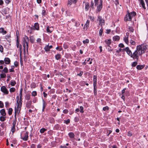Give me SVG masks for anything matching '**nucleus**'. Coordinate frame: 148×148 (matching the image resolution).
<instances>
[{
	"label": "nucleus",
	"mask_w": 148,
	"mask_h": 148,
	"mask_svg": "<svg viewBox=\"0 0 148 148\" xmlns=\"http://www.w3.org/2000/svg\"><path fill=\"white\" fill-rule=\"evenodd\" d=\"M147 50V46L146 44H144L140 45L137 46L136 47V51L138 58L139 56L146 52Z\"/></svg>",
	"instance_id": "1"
},
{
	"label": "nucleus",
	"mask_w": 148,
	"mask_h": 148,
	"mask_svg": "<svg viewBox=\"0 0 148 148\" xmlns=\"http://www.w3.org/2000/svg\"><path fill=\"white\" fill-rule=\"evenodd\" d=\"M20 100L19 101V97L18 96L16 97V104L17 108L15 107V116L16 117V113L18 114L21 109V108L22 106V93L20 92Z\"/></svg>",
	"instance_id": "2"
},
{
	"label": "nucleus",
	"mask_w": 148,
	"mask_h": 148,
	"mask_svg": "<svg viewBox=\"0 0 148 148\" xmlns=\"http://www.w3.org/2000/svg\"><path fill=\"white\" fill-rule=\"evenodd\" d=\"M123 50L125 51L130 56L131 58H132L133 59H136L138 60V56L137 54V51L136 50L134 52L132 53V51L130 49L129 47H127L123 49Z\"/></svg>",
	"instance_id": "3"
},
{
	"label": "nucleus",
	"mask_w": 148,
	"mask_h": 148,
	"mask_svg": "<svg viewBox=\"0 0 148 148\" xmlns=\"http://www.w3.org/2000/svg\"><path fill=\"white\" fill-rule=\"evenodd\" d=\"M29 42V38L28 37L26 36H25L24 37L23 39V44H26V50L27 52L28 50V48L29 47L28 43Z\"/></svg>",
	"instance_id": "4"
},
{
	"label": "nucleus",
	"mask_w": 148,
	"mask_h": 148,
	"mask_svg": "<svg viewBox=\"0 0 148 148\" xmlns=\"http://www.w3.org/2000/svg\"><path fill=\"white\" fill-rule=\"evenodd\" d=\"M1 90L4 94L7 95L8 94L9 92L5 86H3L1 87Z\"/></svg>",
	"instance_id": "5"
},
{
	"label": "nucleus",
	"mask_w": 148,
	"mask_h": 148,
	"mask_svg": "<svg viewBox=\"0 0 148 148\" xmlns=\"http://www.w3.org/2000/svg\"><path fill=\"white\" fill-rule=\"evenodd\" d=\"M98 20L99 22L100 25L102 26L104 25V20L102 18V17L101 16H99L98 18Z\"/></svg>",
	"instance_id": "6"
},
{
	"label": "nucleus",
	"mask_w": 148,
	"mask_h": 148,
	"mask_svg": "<svg viewBox=\"0 0 148 148\" xmlns=\"http://www.w3.org/2000/svg\"><path fill=\"white\" fill-rule=\"evenodd\" d=\"M132 17L131 16L130 14L128 13V14H127L125 17L124 20L125 21H131L132 20Z\"/></svg>",
	"instance_id": "7"
},
{
	"label": "nucleus",
	"mask_w": 148,
	"mask_h": 148,
	"mask_svg": "<svg viewBox=\"0 0 148 148\" xmlns=\"http://www.w3.org/2000/svg\"><path fill=\"white\" fill-rule=\"evenodd\" d=\"M102 3H100L99 5L95 6L97 7L96 10L97 12H99L101 11L102 8Z\"/></svg>",
	"instance_id": "8"
},
{
	"label": "nucleus",
	"mask_w": 148,
	"mask_h": 148,
	"mask_svg": "<svg viewBox=\"0 0 148 148\" xmlns=\"http://www.w3.org/2000/svg\"><path fill=\"white\" fill-rule=\"evenodd\" d=\"M21 138L24 141L28 140V132H26L24 134V137H22Z\"/></svg>",
	"instance_id": "9"
},
{
	"label": "nucleus",
	"mask_w": 148,
	"mask_h": 148,
	"mask_svg": "<svg viewBox=\"0 0 148 148\" xmlns=\"http://www.w3.org/2000/svg\"><path fill=\"white\" fill-rule=\"evenodd\" d=\"M4 62L5 64H9L10 63V60L9 58L6 57L4 58Z\"/></svg>",
	"instance_id": "10"
},
{
	"label": "nucleus",
	"mask_w": 148,
	"mask_h": 148,
	"mask_svg": "<svg viewBox=\"0 0 148 148\" xmlns=\"http://www.w3.org/2000/svg\"><path fill=\"white\" fill-rule=\"evenodd\" d=\"M128 33H127L126 34L127 35L124 38V40L125 42L127 44H128L129 43V41H128Z\"/></svg>",
	"instance_id": "11"
},
{
	"label": "nucleus",
	"mask_w": 148,
	"mask_h": 148,
	"mask_svg": "<svg viewBox=\"0 0 148 148\" xmlns=\"http://www.w3.org/2000/svg\"><path fill=\"white\" fill-rule=\"evenodd\" d=\"M102 3V0H94V3H95V6H97L99 5L100 3Z\"/></svg>",
	"instance_id": "12"
},
{
	"label": "nucleus",
	"mask_w": 148,
	"mask_h": 148,
	"mask_svg": "<svg viewBox=\"0 0 148 148\" xmlns=\"http://www.w3.org/2000/svg\"><path fill=\"white\" fill-rule=\"evenodd\" d=\"M53 30V28L52 27H49L48 26L47 28V31L48 33H51Z\"/></svg>",
	"instance_id": "13"
},
{
	"label": "nucleus",
	"mask_w": 148,
	"mask_h": 148,
	"mask_svg": "<svg viewBox=\"0 0 148 148\" xmlns=\"http://www.w3.org/2000/svg\"><path fill=\"white\" fill-rule=\"evenodd\" d=\"M1 114L3 116H5L6 115V113L5 112V110L4 109H1L0 111Z\"/></svg>",
	"instance_id": "14"
},
{
	"label": "nucleus",
	"mask_w": 148,
	"mask_h": 148,
	"mask_svg": "<svg viewBox=\"0 0 148 148\" xmlns=\"http://www.w3.org/2000/svg\"><path fill=\"white\" fill-rule=\"evenodd\" d=\"M145 67L144 65H138L136 66V68L138 70H141L143 69Z\"/></svg>",
	"instance_id": "15"
},
{
	"label": "nucleus",
	"mask_w": 148,
	"mask_h": 148,
	"mask_svg": "<svg viewBox=\"0 0 148 148\" xmlns=\"http://www.w3.org/2000/svg\"><path fill=\"white\" fill-rule=\"evenodd\" d=\"M68 135L71 138H74L75 137V134L73 132H70L68 134Z\"/></svg>",
	"instance_id": "16"
},
{
	"label": "nucleus",
	"mask_w": 148,
	"mask_h": 148,
	"mask_svg": "<svg viewBox=\"0 0 148 148\" xmlns=\"http://www.w3.org/2000/svg\"><path fill=\"white\" fill-rule=\"evenodd\" d=\"M46 105V103L44 100H42V111H44L45 109V108Z\"/></svg>",
	"instance_id": "17"
},
{
	"label": "nucleus",
	"mask_w": 148,
	"mask_h": 148,
	"mask_svg": "<svg viewBox=\"0 0 148 148\" xmlns=\"http://www.w3.org/2000/svg\"><path fill=\"white\" fill-rule=\"evenodd\" d=\"M105 43L107 44L108 47H109L111 43V40L110 39H106L105 41Z\"/></svg>",
	"instance_id": "18"
},
{
	"label": "nucleus",
	"mask_w": 148,
	"mask_h": 148,
	"mask_svg": "<svg viewBox=\"0 0 148 148\" xmlns=\"http://www.w3.org/2000/svg\"><path fill=\"white\" fill-rule=\"evenodd\" d=\"M0 33H2L3 34H5L7 33V32L4 30L3 28H0Z\"/></svg>",
	"instance_id": "19"
},
{
	"label": "nucleus",
	"mask_w": 148,
	"mask_h": 148,
	"mask_svg": "<svg viewBox=\"0 0 148 148\" xmlns=\"http://www.w3.org/2000/svg\"><path fill=\"white\" fill-rule=\"evenodd\" d=\"M113 40L114 41L118 40L120 39V37L118 36H114L113 38Z\"/></svg>",
	"instance_id": "20"
},
{
	"label": "nucleus",
	"mask_w": 148,
	"mask_h": 148,
	"mask_svg": "<svg viewBox=\"0 0 148 148\" xmlns=\"http://www.w3.org/2000/svg\"><path fill=\"white\" fill-rule=\"evenodd\" d=\"M8 69L6 67H4L3 70H2V73L4 72V73H7L8 72Z\"/></svg>",
	"instance_id": "21"
},
{
	"label": "nucleus",
	"mask_w": 148,
	"mask_h": 148,
	"mask_svg": "<svg viewBox=\"0 0 148 148\" xmlns=\"http://www.w3.org/2000/svg\"><path fill=\"white\" fill-rule=\"evenodd\" d=\"M140 3H141V4L142 5V6L143 8L144 9H145V4L144 3V1L143 0H140Z\"/></svg>",
	"instance_id": "22"
},
{
	"label": "nucleus",
	"mask_w": 148,
	"mask_h": 148,
	"mask_svg": "<svg viewBox=\"0 0 148 148\" xmlns=\"http://www.w3.org/2000/svg\"><path fill=\"white\" fill-rule=\"evenodd\" d=\"M25 99L28 101H29L30 99V95L29 94H27L25 96Z\"/></svg>",
	"instance_id": "23"
},
{
	"label": "nucleus",
	"mask_w": 148,
	"mask_h": 148,
	"mask_svg": "<svg viewBox=\"0 0 148 148\" xmlns=\"http://www.w3.org/2000/svg\"><path fill=\"white\" fill-rule=\"evenodd\" d=\"M34 28L35 29L37 30H38L39 29V24L38 23H36L34 24Z\"/></svg>",
	"instance_id": "24"
},
{
	"label": "nucleus",
	"mask_w": 148,
	"mask_h": 148,
	"mask_svg": "<svg viewBox=\"0 0 148 148\" xmlns=\"http://www.w3.org/2000/svg\"><path fill=\"white\" fill-rule=\"evenodd\" d=\"M44 49L46 51H50V49L49 48V44L48 45H47L45 46Z\"/></svg>",
	"instance_id": "25"
},
{
	"label": "nucleus",
	"mask_w": 148,
	"mask_h": 148,
	"mask_svg": "<svg viewBox=\"0 0 148 148\" xmlns=\"http://www.w3.org/2000/svg\"><path fill=\"white\" fill-rule=\"evenodd\" d=\"M15 119V120H14L13 121V123H12V127H15L16 124V117H15V116H14Z\"/></svg>",
	"instance_id": "26"
},
{
	"label": "nucleus",
	"mask_w": 148,
	"mask_h": 148,
	"mask_svg": "<svg viewBox=\"0 0 148 148\" xmlns=\"http://www.w3.org/2000/svg\"><path fill=\"white\" fill-rule=\"evenodd\" d=\"M85 9L86 11H88V10L89 9V3H85Z\"/></svg>",
	"instance_id": "27"
},
{
	"label": "nucleus",
	"mask_w": 148,
	"mask_h": 148,
	"mask_svg": "<svg viewBox=\"0 0 148 148\" xmlns=\"http://www.w3.org/2000/svg\"><path fill=\"white\" fill-rule=\"evenodd\" d=\"M97 76L96 75H94L93 76V84H97Z\"/></svg>",
	"instance_id": "28"
},
{
	"label": "nucleus",
	"mask_w": 148,
	"mask_h": 148,
	"mask_svg": "<svg viewBox=\"0 0 148 148\" xmlns=\"http://www.w3.org/2000/svg\"><path fill=\"white\" fill-rule=\"evenodd\" d=\"M55 58L56 59L58 60L60 59L61 58V55L60 54H57L55 56Z\"/></svg>",
	"instance_id": "29"
},
{
	"label": "nucleus",
	"mask_w": 148,
	"mask_h": 148,
	"mask_svg": "<svg viewBox=\"0 0 148 148\" xmlns=\"http://www.w3.org/2000/svg\"><path fill=\"white\" fill-rule=\"evenodd\" d=\"M6 118V117H4L3 116H1L0 117V120L1 121H4L5 120Z\"/></svg>",
	"instance_id": "30"
},
{
	"label": "nucleus",
	"mask_w": 148,
	"mask_h": 148,
	"mask_svg": "<svg viewBox=\"0 0 148 148\" xmlns=\"http://www.w3.org/2000/svg\"><path fill=\"white\" fill-rule=\"evenodd\" d=\"M129 13L130 14V15L132 17H133L135 16L136 14V13L134 12H131L130 13Z\"/></svg>",
	"instance_id": "31"
},
{
	"label": "nucleus",
	"mask_w": 148,
	"mask_h": 148,
	"mask_svg": "<svg viewBox=\"0 0 148 148\" xmlns=\"http://www.w3.org/2000/svg\"><path fill=\"white\" fill-rule=\"evenodd\" d=\"M13 111L12 109L11 108H10L8 109V113L9 115H10L12 114V112Z\"/></svg>",
	"instance_id": "32"
},
{
	"label": "nucleus",
	"mask_w": 148,
	"mask_h": 148,
	"mask_svg": "<svg viewBox=\"0 0 148 148\" xmlns=\"http://www.w3.org/2000/svg\"><path fill=\"white\" fill-rule=\"evenodd\" d=\"M90 21L88 20H87L85 24L84 25V27H88L89 26V24Z\"/></svg>",
	"instance_id": "33"
},
{
	"label": "nucleus",
	"mask_w": 148,
	"mask_h": 148,
	"mask_svg": "<svg viewBox=\"0 0 148 148\" xmlns=\"http://www.w3.org/2000/svg\"><path fill=\"white\" fill-rule=\"evenodd\" d=\"M1 78H3L6 77V75L5 73H1L0 75Z\"/></svg>",
	"instance_id": "34"
},
{
	"label": "nucleus",
	"mask_w": 148,
	"mask_h": 148,
	"mask_svg": "<svg viewBox=\"0 0 148 148\" xmlns=\"http://www.w3.org/2000/svg\"><path fill=\"white\" fill-rule=\"evenodd\" d=\"M47 130V129H45V128H42L40 130V132L41 133H43L45 131H46Z\"/></svg>",
	"instance_id": "35"
},
{
	"label": "nucleus",
	"mask_w": 148,
	"mask_h": 148,
	"mask_svg": "<svg viewBox=\"0 0 148 148\" xmlns=\"http://www.w3.org/2000/svg\"><path fill=\"white\" fill-rule=\"evenodd\" d=\"M128 29L130 31L133 32H134V29L133 28L131 27H129Z\"/></svg>",
	"instance_id": "36"
},
{
	"label": "nucleus",
	"mask_w": 148,
	"mask_h": 148,
	"mask_svg": "<svg viewBox=\"0 0 148 148\" xmlns=\"http://www.w3.org/2000/svg\"><path fill=\"white\" fill-rule=\"evenodd\" d=\"M103 32V29L101 28V29H100L99 31V36H101L102 35Z\"/></svg>",
	"instance_id": "37"
},
{
	"label": "nucleus",
	"mask_w": 148,
	"mask_h": 148,
	"mask_svg": "<svg viewBox=\"0 0 148 148\" xmlns=\"http://www.w3.org/2000/svg\"><path fill=\"white\" fill-rule=\"evenodd\" d=\"M15 90V88L12 87L10 89V91L11 92H14Z\"/></svg>",
	"instance_id": "38"
},
{
	"label": "nucleus",
	"mask_w": 148,
	"mask_h": 148,
	"mask_svg": "<svg viewBox=\"0 0 148 148\" xmlns=\"http://www.w3.org/2000/svg\"><path fill=\"white\" fill-rule=\"evenodd\" d=\"M138 63L137 62H134L132 64V66L133 67L135 66Z\"/></svg>",
	"instance_id": "39"
},
{
	"label": "nucleus",
	"mask_w": 148,
	"mask_h": 148,
	"mask_svg": "<svg viewBox=\"0 0 148 148\" xmlns=\"http://www.w3.org/2000/svg\"><path fill=\"white\" fill-rule=\"evenodd\" d=\"M32 103V102L31 101H29L27 104V107L28 108H29L30 106L31 105Z\"/></svg>",
	"instance_id": "40"
},
{
	"label": "nucleus",
	"mask_w": 148,
	"mask_h": 148,
	"mask_svg": "<svg viewBox=\"0 0 148 148\" xmlns=\"http://www.w3.org/2000/svg\"><path fill=\"white\" fill-rule=\"evenodd\" d=\"M80 112H81L82 113H83L84 112V110H83L84 108H83V107L82 106H80Z\"/></svg>",
	"instance_id": "41"
},
{
	"label": "nucleus",
	"mask_w": 148,
	"mask_h": 148,
	"mask_svg": "<svg viewBox=\"0 0 148 148\" xmlns=\"http://www.w3.org/2000/svg\"><path fill=\"white\" fill-rule=\"evenodd\" d=\"M130 43L132 45H135L136 44V42H135V41L132 40H130Z\"/></svg>",
	"instance_id": "42"
},
{
	"label": "nucleus",
	"mask_w": 148,
	"mask_h": 148,
	"mask_svg": "<svg viewBox=\"0 0 148 148\" xmlns=\"http://www.w3.org/2000/svg\"><path fill=\"white\" fill-rule=\"evenodd\" d=\"M32 95L33 96H35L37 95V92L36 91H33L32 93Z\"/></svg>",
	"instance_id": "43"
},
{
	"label": "nucleus",
	"mask_w": 148,
	"mask_h": 148,
	"mask_svg": "<svg viewBox=\"0 0 148 148\" xmlns=\"http://www.w3.org/2000/svg\"><path fill=\"white\" fill-rule=\"evenodd\" d=\"M94 90H97V84H93Z\"/></svg>",
	"instance_id": "44"
},
{
	"label": "nucleus",
	"mask_w": 148,
	"mask_h": 148,
	"mask_svg": "<svg viewBox=\"0 0 148 148\" xmlns=\"http://www.w3.org/2000/svg\"><path fill=\"white\" fill-rule=\"evenodd\" d=\"M73 0H69L68 3V5H71L72 2H73Z\"/></svg>",
	"instance_id": "45"
},
{
	"label": "nucleus",
	"mask_w": 148,
	"mask_h": 148,
	"mask_svg": "<svg viewBox=\"0 0 148 148\" xmlns=\"http://www.w3.org/2000/svg\"><path fill=\"white\" fill-rule=\"evenodd\" d=\"M30 42L32 43H33L34 41V38L32 37H30Z\"/></svg>",
	"instance_id": "46"
},
{
	"label": "nucleus",
	"mask_w": 148,
	"mask_h": 148,
	"mask_svg": "<svg viewBox=\"0 0 148 148\" xmlns=\"http://www.w3.org/2000/svg\"><path fill=\"white\" fill-rule=\"evenodd\" d=\"M15 130V127H12L11 129V131H12V134H13Z\"/></svg>",
	"instance_id": "47"
},
{
	"label": "nucleus",
	"mask_w": 148,
	"mask_h": 148,
	"mask_svg": "<svg viewBox=\"0 0 148 148\" xmlns=\"http://www.w3.org/2000/svg\"><path fill=\"white\" fill-rule=\"evenodd\" d=\"M37 42L40 44L41 42V40L40 38H38L37 39Z\"/></svg>",
	"instance_id": "48"
},
{
	"label": "nucleus",
	"mask_w": 148,
	"mask_h": 148,
	"mask_svg": "<svg viewBox=\"0 0 148 148\" xmlns=\"http://www.w3.org/2000/svg\"><path fill=\"white\" fill-rule=\"evenodd\" d=\"M23 50H24V54L26 52V45L25 44H23Z\"/></svg>",
	"instance_id": "49"
},
{
	"label": "nucleus",
	"mask_w": 148,
	"mask_h": 148,
	"mask_svg": "<svg viewBox=\"0 0 148 148\" xmlns=\"http://www.w3.org/2000/svg\"><path fill=\"white\" fill-rule=\"evenodd\" d=\"M16 84V82L15 81H12L11 82V85L12 86H14Z\"/></svg>",
	"instance_id": "50"
},
{
	"label": "nucleus",
	"mask_w": 148,
	"mask_h": 148,
	"mask_svg": "<svg viewBox=\"0 0 148 148\" xmlns=\"http://www.w3.org/2000/svg\"><path fill=\"white\" fill-rule=\"evenodd\" d=\"M4 106L3 103L1 101H0V108H3Z\"/></svg>",
	"instance_id": "51"
},
{
	"label": "nucleus",
	"mask_w": 148,
	"mask_h": 148,
	"mask_svg": "<svg viewBox=\"0 0 148 148\" xmlns=\"http://www.w3.org/2000/svg\"><path fill=\"white\" fill-rule=\"evenodd\" d=\"M88 42H89V40L87 39H86L85 40H84L83 41V43L84 44H85L86 43H88Z\"/></svg>",
	"instance_id": "52"
},
{
	"label": "nucleus",
	"mask_w": 148,
	"mask_h": 148,
	"mask_svg": "<svg viewBox=\"0 0 148 148\" xmlns=\"http://www.w3.org/2000/svg\"><path fill=\"white\" fill-rule=\"evenodd\" d=\"M74 120L75 122H77L79 120V119L78 117H76L74 118Z\"/></svg>",
	"instance_id": "53"
},
{
	"label": "nucleus",
	"mask_w": 148,
	"mask_h": 148,
	"mask_svg": "<svg viewBox=\"0 0 148 148\" xmlns=\"http://www.w3.org/2000/svg\"><path fill=\"white\" fill-rule=\"evenodd\" d=\"M109 109V107L108 106H106L103 108V110L105 111L106 110H108Z\"/></svg>",
	"instance_id": "54"
},
{
	"label": "nucleus",
	"mask_w": 148,
	"mask_h": 148,
	"mask_svg": "<svg viewBox=\"0 0 148 148\" xmlns=\"http://www.w3.org/2000/svg\"><path fill=\"white\" fill-rule=\"evenodd\" d=\"M0 51L2 53L3 52V48L2 46L0 45Z\"/></svg>",
	"instance_id": "55"
},
{
	"label": "nucleus",
	"mask_w": 148,
	"mask_h": 148,
	"mask_svg": "<svg viewBox=\"0 0 148 148\" xmlns=\"http://www.w3.org/2000/svg\"><path fill=\"white\" fill-rule=\"evenodd\" d=\"M94 3L92 1H91L90 3V6L92 8H94Z\"/></svg>",
	"instance_id": "56"
},
{
	"label": "nucleus",
	"mask_w": 148,
	"mask_h": 148,
	"mask_svg": "<svg viewBox=\"0 0 148 148\" xmlns=\"http://www.w3.org/2000/svg\"><path fill=\"white\" fill-rule=\"evenodd\" d=\"M14 66L15 67H17L18 66V62L16 61L14 62Z\"/></svg>",
	"instance_id": "57"
},
{
	"label": "nucleus",
	"mask_w": 148,
	"mask_h": 148,
	"mask_svg": "<svg viewBox=\"0 0 148 148\" xmlns=\"http://www.w3.org/2000/svg\"><path fill=\"white\" fill-rule=\"evenodd\" d=\"M64 121H65V123L66 124H67L70 123V120L69 119H68L66 121L65 120Z\"/></svg>",
	"instance_id": "58"
},
{
	"label": "nucleus",
	"mask_w": 148,
	"mask_h": 148,
	"mask_svg": "<svg viewBox=\"0 0 148 148\" xmlns=\"http://www.w3.org/2000/svg\"><path fill=\"white\" fill-rule=\"evenodd\" d=\"M19 43L18 39L17 38L16 39V46H17V48H18V47H19Z\"/></svg>",
	"instance_id": "59"
},
{
	"label": "nucleus",
	"mask_w": 148,
	"mask_h": 148,
	"mask_svg": "<svg viewBox=\"0 0 148 148\" xmlns=\"http://www.w3.org/2000/svg\"><path fill=\"white\" fill-rule=\"evenodd\" d=\"M63 112L64 114H67L68 112V110L65 109L63 110Z\"/></svg>",
	"instance_id": "60"
},
{
	"label": "nucleus",
	"mask_w": 148,
	"mask_h": 148,
	"mask_svg": "<svg viewBox=\"0 0 148 148\" xmlns=\"http://www.w3.org/2000/svg\"><path fill=\"white\" fill-rule=\"evenodd\" d=\"M89 18L92 21H93L94 20V17L92 16H89Z\"/></svg>",
	"instance_id": "61"
},
{
	"label": "nucleus",
	"mask_w": 148,
	"mask_h": 148,
	"mask_svg": "<svg viewBox=\"0 0 148 148\" xmlns=\"http://www.w3.org/2000/svg\"><path fill=\"white\" fill-rule=\"evenodd\" d=\"M132 133L130 132H128V133L127 135L128 136H132Z\"/></svg>",
	"instance_id": "62"
},
{
	"label": "nucleus",
	"mask_w": 148,
	"mask_h": 148,
	"mask_svg": "<svg viewBox=\"0 0 148 148\" xmlns=\"http://www.w3.org/2000/svg\"><path fill=\"white\" fill-rule=\"evenodd\" d=\"M10 36V34H7L6 36H5V38L6 39H8L9 38Z\"/></svg>",
	"instance_id": "63"
},
{
	"label": "nucleus",
	"mask_w": 148,
	"mask_h": 148,
	"mask_svg": "<svg viewBox=\"0 0 148 148\" xmlns=\"http://www.w3.org/2000/svg\"><path fill=\"white\" fill-rule=\"evenodd\" d=\"M124 45L122 43H121L119 45V47H120L123 48L124 47Z\"/></svg>",
	"instance_id": "64"
}]
</instances>
